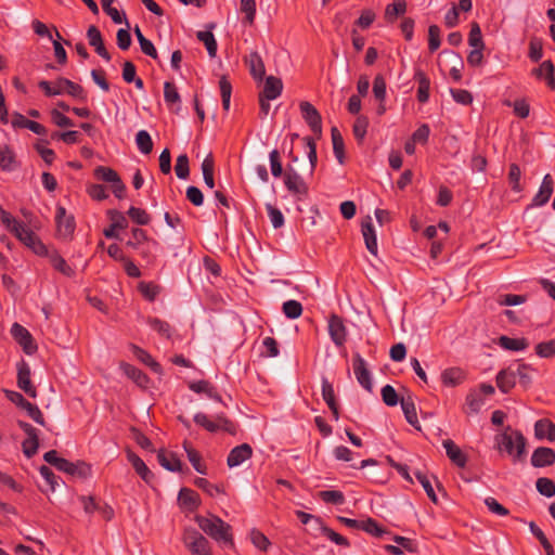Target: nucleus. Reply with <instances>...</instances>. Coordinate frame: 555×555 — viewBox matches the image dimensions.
I'll list each match as a JSON object with an SVG mask.
<instances>
[{"instance_id":"25","label":"nucleus","mask_w":555,"mask_h":555,"mask_svg":"<svg viewBox=\"0 0 555 555\" xmlns=\"http://www.w3.org/2000/svg\"><path fill=\"white\" fill-rule=\"evenodd\" d=\"M120 369L124 374L132 379L139 387L147 388L150 378L143 371L129 363H121Z\"/></svg>"},{"instance_id":"13","label":"nucleus","mask_w":555,"mask_h":555,"mask_svg":"<svg viewBox=\"0 0 555 555\" xmlns=\"http://www.w3.org/2000/svg\"><path fill=\"white\" fill-rule=\"evenodd\" d=\"M57 233L60 236L66 238L74 233L75 221L74 217L66 214V209L63 206L56 208L55 215Z\"/></svg>"},{"instance_id":"57","label":"nucleus","mask_w":555,"mask_h":555,"mask_svg":"<svg viewBox=\"0 0 555 555\" xmlns=\"http://www.w3.org/2000/svg\"><path fill=\"white\" fill-rule=\"evenodd\" d=\"M131 234H132V240H129L126 244H127V246H129L133 249H139V247L143 243H146L150 240L147 237L146 232L140 228H133L131 230Z\"/></svg>"},{"instance_id":"58","label":"nucleus","mask_w":555,"mask_h":555,"mask_svg":"<svg viewBox=\"0 0 555 555\" xmlns=\"http://www.w3.org/2000/svg\"><path fill=\"white\" fill-rule=\"evenodd\" d=\"M406 10V3L403 0L390 3L386 7L385 17L389 21H393L398 15H401Z\"/></svg>"},{"instance_id":"10","label":"nucleus","mask_w":555,"mask_h":555,"mask_svg":"<svg viewBox=\"0 0 555 555\" xmlns=\"http://www.w3.org/2000/svg\"><path fill=\"white\" fill-rule=\"evenodd\" d=\"M30 375L31 372L28 363L22 360L17 364V386L27 396L35 399L37 397V389L31 383Z\"/></svg>"},{"instance_id":"64","label":"nucleus","mask_w":555,"mask_h":555,"mask_svg":"<svg viewBox=\"0 0 555 555\" xmlns=\"http://www.w3.org/2000/svg\"><path fill=\"white\" fill-rule=\"evenodd\" d=\"M535 353L541 358H552L555 356V341L548 340L535 346Z\"/></svg>"},{"instance_id":"8","label":"nucleus","mask_w":555,"mask_h":555,"mask_svg":"<svg viewBox=\"0 0 555 555\" xmlns=\"http://www.w3.org/2000/svg\"><path fill=\"white\" fill-rule=\"evenodd\" d=\"M352 366L353 373L358 383L369 392L373 390V384L371 378V373L367 369V364L365 360L360 356V353H354L352 358Z\"/></svg>"},{"instance_id":"51","label":"nucleus","mask_w":555,"mask_h":555,"mask_svg":"<svg viewBox=\"0 0 555 555\" xmlns=\"http://www.w3.org/2000/svg\"><path fill=\"white\" fill-rule=\"evenodd\" d=\"M415 478L422 485V487L424 488V490H425L427 496L430 499V501L434 503H437L438 499L435 493L434 487L431 485L430 478L425 473L420 472V470H417L415 473Z\"/></svg>"},{"instance_id":"24","label":"nucleus","mask_w":555,"mask_h":555,"mask_svg":"<svg viewBox=\"0 0 555 555\" xmlns=\"http://www.w3.org/2000/svg\"><path fill=\"white\" fill-rule=\"evenodd\" d=\"M516 385V376L513 373V365L501 370L496 375V386L504 392H509Z\"/></svg>"},{"instance_id":"48","label":"nucleus","mask_w":555,"mask_h":555,"mask_svg":"<svg viewBox=\"0 0 555 555\" xmlns=\"http://www.w3.org/2000/svg\"><path fill=\"white\" fill-rule=\"evenodd\" d=\"M531 367L525 363H517L513 365V373H515L516 378H519V383L527 388L531 384L530 376Z\"/></svg>"},{"instance_id":"19","label":"nucleus","mask_w":555,"mask_h":555,"mask_svg":"<svg viewBox=\"0 0 555 555\" xmlns=\"http://www.w3.org/2000/svg\"><path fill=\"white\" fill-rule=\"evenodd\" d=\"M555 463V451L551 448L539 447L531 456V464L534 467L551 466Z\"/></svg>"},{"instance_id":"32","label":"nucleus","mask_w":555,"mask_h":555,"mask_svg":"<svg viewBox=\"0 0 555 555\" xmlns=\"http://www.w3.org/2000/svg\"><path fill=\"white\" fill-rule=\"evenodd\" d=\"M131 350L134 357L145 365L150 366L153 370V372L158 374L162 373V365L157 361H155L146 350L142 349L137 345H131Z\"/></svg>"},{"instance_id":"45","label":"nucleus","mask_w":555,"mask_h":555,"mask_svg":"<svg viewBox=\"0 0 555 555\" xmlns=\"http://www.w3.org/2000/svg\"><path fill=\"white\" fill-rule=\"evenodd\" d=\"M135 143L142 154H150L153 150V141L146 130H140L137 133Z\"/></svg>"},{"instance_id":"28","label":"nucleus","mask_w":555,"mask_h":555,"mask_svg":"<svg viewBox=\"0 0 555 555\" xmlns=\"http://www.w3.org/2000/svg\"><path fill=\"white\" fill-rule=\"evenodd\" d=\"M534 435L538 439L555 440V425L550 420L542 418L537 421L534 425Z\"/></svg>"},{"instance_id":"4","label":"nucleus","mask_w":555,"mask_h":555,"mask_svg":"<svg viewBox=\"0 0 555 555\" xmlns=\"http://www.w3.org/2000/svg\"><path fill=\"white\" fill-rule=\"evenodd\" d=\"M194 422L209 433L222 430L230 435L236 434V425L224 414H218L215 420H210L205 413L198 412L194 415Z\"/></svg>"},{"instance_id":"39","label":"nucleus","mask_w":555,"mask_h":555,"mask_svg":"<svg viewBox=\"0 0 555 555\" xmlns=\"http://www.w3.org/2000/svg\"><path fill=\"white\" fill-rule=\"evenodd\" d=\"M146 323L151 326V328L156 331L160 336H163L167 339L171 338L172 327L168 322L163 321L158 318L149 317L146 319Z\"/></svg>"},{"instance_id":"22","label":"nucleus","mask_w":555,"mask_h":555,"mask_svg":"<svg viewBox=\"0 0 555 555\" xmlns=\"http://www.w3.org/2000/svg\"><path fill=\"white\" fill-rule=\"evenodd\" d=\"M245 63L247 64L250 75L254 77V79H256V80L263 79V76L266 74V68H264L263 61L258 52H256V51L250 52L245 57Z\"/></svg>"},{"instance_id":"50","label":"nucleus","mask_w":555,"mask_h":555,"mask_svg":"<svg viewBox=\"0 0 555 555\" xmlns=\"http://www.w3.org/2000/svg\"><path fill=\"white\" fill-rule=\"evenodd\" d=\"M320 499L330 504L341 505L345 503V495L338 490H324L319 492Z\"/></svg>"},{"instance_id":"52","label":"nucleus","mask_w":555,"mask_h":555,"mask_svg":"<svg viewBox=\"0 0 555 555\" xmlns=\"http://www.w3.org/2000/svg\"><path fill=\"white\" fill-rule=\"evenodd\" d=\"M537 490L540 494L552 498L555 495V482L546 477H540L538 478L535 482Z\"/></svg>"},{"instance_id":"49","label":"nucleus","mask_w":555,"mask_h":555,"mask_svg":"<svg viewBox=\"0 0 555 555\" xmlns=\"http://www.w3.org/2000/svg\"><path fill=\"white\" fill-rule=\"evenodd\" d=\"M282 311L288 319H298L302 314V306L299 301L291 299L283 304Z\"/></svg>"},{"instance_id":"38","label":"nucleus","mask_w":555,"mask_h":555,"mask_svg":"<svg viewBox=\"0 0 555 555\" xmlns=\"http://www.w3.org/2000/svg\"><path fill=\"white\" fill-rule=\"evenodd\" d=\"M499 345L512 351H521L528 348L529 343L526 338H512L508 336H501L499 338Z\"/></svg>"},{"instance_id":"55","label":"nucleus","mask_w":555,"mask_h":555,"mask_svg":"<svg viewBox=\"0 0 555 555\" xmlns=\"http://www.w3.org/2000/svg\"><path fill=\"white\" fill-rule=\"evenodd\" d=\"M176 175L179 179H186L190 175L189 157L186 154H181L177 157L175 166Z\"/></svg>"},{"instance_id":"21","label":"nucleus","mask_w":555,"mask_h":555,"mask_svg":"<svg viewBox=\"0 0 555 555\" xmlns=\"http://www.w3.org/2000/svg\"><path fill=\"white\" fill-rule=\"evenodd\" d=\"M443 448L446 449L447 456L450 461L456 465L457 467H465L467 463V456L463 453V451L454 443L451 439H446L442 442Z\"/></svg>"},{"instance_id":"23","label":"nucleus","mask_w":555,"mask_h":555,"mask_svg":"<svg viewBox=\"0 0 555 555\" xmlns=\"http://www.w3.org/2000/svg\"><path fill=\"white\" fill-rule=\"evenodd\" d=\"M283 91V82L281 78L275 76H268L264 80V86L259 95L264 96L267 99L275 100L278 99Z\"/></svg>"},{"instance_id":"41","label":"nucleus","mask_w":555,"mask_h":555,"mask_svg":"<svg viewBox=\"0 0 555 555\" xmlns=\"http://www.w3.org/2000/svg\"><path fill=\"white\" fill-rule=\"evenodd\" d=\"M164 100L170 108L176 104H180L181 98L175 83L170 81L164 83Z\"/></svg>"},{"instance_id":"3","label":"nucleus","mask_w":555,"mask_h":555,"mask_svg":"<svg viewBox=\"0 0 555 555\" xmlns=\"http://www.w3.org/2000/svg\"><path fill=\"white\" fill-rule=\"evenodd\" d=\"M8 230L25 246L30 248L35 254L39 256L47 255L48 250L44 244L38 238V236L27 228L23 222L14 219V223H11Z\"/></svg>"},{"instance_id":"16","label":"nucleus","mask_w":555,"mask_h":555,"mask_svg":"<svg viewBox=\"0 0 555 555\" xmlns=\"http://www.w3.org/2000/svg\"><path fill=\"white\" fill-rule=\"evenodd\" d=\"M251 455L253 448L248 443H242L230 451L227 464L230 468L240 466L245 461L249 460Z\"/></svg>"},{"instance_id":"44","label":"nucleus","mask_w":555,"mask_h":555,"mask_svg":"<svg viewBox=\"0 0 555 555\" xmlns=\"http://www.w3.org/2000/svg\"><path fill=\"white\" fill-rule=\"evenodd\" d=\"M360 530H363L365 531L366 533L373 535V537H377V538H380L383 537L385 533H387L388 531L382 527L375 519L373 518H367L365 520H362L361 521V529Z\"/></svg>"},{"instance_id":"20","label":"nucleus","mask_w":555,"mask_h":555,"mask_svg":"<svg viewBox=\"0 0 555 555\" xmlns=\"http://www.w3.org/2000/svg\"><path fill=\"white\" fill-rule=\"evenodd\" d=\"M127 460L131 463L135 473L146 482L151 483L154 479V474L149 469L144 461L134 452L127 451Z\"/></svg>"},{"instance_id":"26","label":"nucleus","mask_w":555,"mask_h":555,"mask_svg":"<svg viewBox=\"0 0 555 555\" xmlns=\"http://www.w3.org/2000/svg\"><path fill=\"white\" fill-rule=\"evenodd\" d=\"M400 404L406 422L410 425H412L415 429L420 430L421 425L417 418L416 408L413 398L411 396L402 397L400 399Z\"/></svg>"},{"instance_id":"37","label":"nucleus","mask_w":555,"mask_h":555,"mask_svg":"<svg viewBox=\"0 0 555 555\" xmlns=\"http://www.w3.org/2000/svg\"><path fill=\"white\" fill-rule=\"evenodd\" d=\"M183 448L193 468L197 473L205 475L207 473V468L206 465L202 463L201 454L186 441H184Z\"/></svg>"},{"instance_id":"7","label":"nucleus","mask_w":555,"mask_h":555,"mask_svg":"<svg viewBox=\"0 0 555 555\" xmlns=\"http://www.w3.org/2000/svg\"><path fill=\"white\" fill-rule=\"evenodd\" d=\"M299 107L302 118L319 139L322 135V118L320 113L310 102L307 101L301 102Z\"/></svg>"},{"instance_id":"29","label":"nucleus","mask_w":555,"mask_h":555,"mask_svg":"<svg viewBox=\"0 0 555 555\" xmlns=\"http://www.w3.org/2000/svg\"><path fill=\"white\" fill-rule=\"evenodd\" d=\"M12 124L13 126L29 129L30 131L39 135L47 134V128L43 125L34 120H29L21 114H16L14 116Z\"/></svg>"},{"instance_id":"6","label":"nucleus","mask_w":555,"mask_h":555,"mask_svg":"<svg viewBox=\"0 0 555 555\" xmlns=\"http://www.w3.org/2000/svg\"><path fill=\"white\" fill-rule=\"evenodd\" d=\"M5 397L12 403L16 404L18 408L25 410L28 416L34 420L37 424L44 426V417L40 411V409L36 405L27 401L22 393L14 390H4Z\"/></svg>"},{"instance_id":"40","label":"nucleus","mask_w":555,"mask_h":555,"mask_svg":"<svg viewBox=\"0 0 555 555\" xmlns=\"http://www.w3.org/2000/svg\"><path fill=\"white\" fill-rule=\"evenodd\" d=\"M214 168H215V160L211 154L207 155L205 159L202 163V171L205 184L209 189H214L215 186V179H214Z\"/></svg>"},{"instance_id":"61","label":"nucleus","mask_w":555,"mask_h":555,"mask_svg":"<svg viewBox=\"0 0 555 555\" xmlns=\"http://www.w3.org/2000/svg\"><path fill=\"white\" fill-rule=\"evenodd\" d=\"M382 398L388 406H396L400 402L398 393L391 385H385L382 388Z\"/></svg>"},{"instance_id":"18","label":"nucleus","mask_w":555,"mask_h":555,"mask_svg":"<svg viewBox=\"0 0 555 555\" xmlns=\"http://www.w3.org/2000/svg\"><path fill=\"white\" fill-rule=\"evenodd\" d=\"M87 37L89 44L94 48L95 52L105 61H109L111 54L104 46L103 38L99 28L94 25H91L87 30Z\"/></svg>"},{"instance_id":"42","label":"nucleus","mask_w":555,"mask_h":555,"mask_svg":"<svg viewBox=\"0 0 555 555\" xmlns=\"http://www.w3.org/2000/svg\"><path fill=\"white\" fill-rule=\"evenodd\" d=\"M196 37L199 41H202L205 44L209 56L215 57L217 54L218 44L214 34L209 30L198 31Z\"/></svg>"},{"instance_id":"31","label":"nucleus","mask_w":555,"mask_h":555,"mask_svg":"<svg viewBox=\"0 0 555 555\" xmlns=\"http://www.w3.org/2000/svg\"><path fill=\"white\" fill-rule=\"evenodd\" d=\"M158 463L169 472H180L181 461L175 453H167L164 450L157 454Z\"/></svg>"},{"instance_id":"63","label":"nucleus","mask_w":555,"mask_h":555,"mask_svg":"<svg viewBox=\"0 0 555 555\" xmlns=\"http://www.w3.org/2000/svg\"><path fill=\"white\" fill-rule=\"evenodd\" d=\"M51 263L55 270L66 276H72L74 274V270L67 264L66 260L57 254L51 256Z\"/></svg>"},{"instance_id":"35","label":"nucleus","mask_w":555,"mask_h":555,"mask_svg":"<svg viewBox=\"0 0 555 555\" xmlns=\"http://www.w3.org/2000/svg\"><path fill=\"white\" fill-rule=\"evenodd\" d=\"M415 79L418 83L416 98L418 102L426 103L429 99L430 80L426 74L421 70L415 74Z\"/></svg>"},{"instance_id":"53","label":"nucleus","mask_w":555,"mask_h":555,"mask_svg":"<svg viewBox=\"0 0 555 555\" xmlns=\"http://www.w3.org/2000/svg\"><path fill=\"white\" fill-rule=\"evenodd\" d=\"M219 88L222 99V107L224 111L230 108V100L232 93V86L225 76H222L219 80Z\"/></svg>"},{"instance_id":"46","label":"nucleus","mask_w":555,"mask_h":555,"mask_svg":"<svg viewBox=\"0 0 555 555\" xmlns=\"http://www.w3.org/2000/svg\"><path fill=\"white\" fill-rule=\"evenodd\" d=\"M93 173L96 179L111 184L120 179L119 175L114 169L105 166H98Z\"/></svg>"},{"instance_id":"62","label":"nucleus","mask_w":555,"mask_h":555,"mask_svg":"<svg viewBox=\"0 0 555 555\" xmlns=\"http://www.w3.org/2000/svg\"><path fill=\"white\" fill-rule=\"evenodd\" d=\"M373 93L377 101L385 102L386 99V80L382 75H377L373 81Z\"/></svg>"},{"instance_id":"47","label":"nucleus","mask_w":555,"mask_h":555,"mask_svg":"<svg viewBox=\"0 0 555 555\" xmlns=\"http://www.w3.org/2000/svg\"><path fill=\"white\" fill-rule=\"evenodd\" d=\"M0 167L5 171H11L14 168V154L5 144H0Z\"/></svg>"},{"instance_id":"12","label":"nucleus","mask_w":555,"mask_h":555,"mask_svg":"<svg viewBox=\"0 0 555 555\" xmlns=\"http://www.w3.org/2000/svg\"><path fill=\"white\" fill-rule=\"evenodd\" d=\"M11 334L14 339L23 347V350L27 354H33L37 351V346L34 344V339L23 325L14 323L11 328Z\"/></svg>"},{"instance_id":"17","label":"nucleus","mask_w":555,"mask_h":555,"mask_svg":"<svg viewBox=\"0 0 555 555\" xmlns=\"http://www.w3.org/2000/svg\"><path fill=\"white\" fill-rule=\"evenodd\" d=\"M361 232L367 250L372 255L377 256V238L372 223V218L370 216H366L365 219L361 222Z\"/></svg>"},{"instance_id":"30","label":"nucleus","mask_w":555,"mask_h":555,"mask_svg":"<svg viewBox=\"0 0 555 555\" xmlns=\"http://www.w3.org/2000/svg\"><path fill=\"white\" fill-rule=\"evenodd\" d=\"M189 388L197 393H206L209 398L222 402L221 396L216 391L215 387L207 380L190 382Z\"/></svg>"},{"instance_id":"54","label":"nucleus","mask_w":555,"mask_h":555,"mask_svg":"<svg viewBox=\"0 0 555 555\" xmlns=\"http://www.w3.org/2000/svg\"><path fill=\"white\" fill-rule=\"evenodd\" d=\"M468 44L472 48H485L481 29L479 24L476 22L472 23L470 31L468 35Z\"/></svg>"},{"instance_id":"43","label":"nucleus","mask_w":555,"mask_h":555,"mask_svg":"<svg viewBox=\"0 0 555 555\" xmlns=\"http://www.w3.org/2000/svg\"><path fill=\"white\" fill-rule=\"evenodd\" d=\"M60 83L65 85V92L68 95L79 99V100H86V98H87L86 92L80 85H78L67 78H64V77H60Z\"/></svg>"},{"instance_id":"27","label":"nucleus","mask_w":555,"mask_h":555,"mask_svg":"<svg viewBox=\"0 0 555 555\" xmlns=\"http://www.w3.org/2000/svg\"><path fill=\"white\" fill-rule=\"evenodd\" d=\"M178 501L181 506L190 512H194L201 504V499L197 492L189 488H182L178 495Z\"/></svg>"},{"instance_id":"34","label":"nucleus","mask_w":555,"mask_h":555,"mask_svg":"<svg viewBox=\"0 0 555 555\" xmlns=\"http://www.w3.org/2000/svg\"><path fill=\"white\" fill-rule=\"evenodd\" d=\"M315 524L318 526V530L320 531V533L322 535L326 537L328 540H331L332 542H334L337 545L349 546V542L345 537L337 533L330 527L325 526L321 519H315Z\"/></svg>"},{"instance_id":"33","label":"nucleus","mask_w":555,"mask_h":555,"mask_svg":"<svg viewBox=\"0 0 555 555\" xmlns=\"http://www.w3.org/2000/svg\"><path fill=\"white\" fill-rule=\"evenodd\" d=\"M331 137L333 143V152L340 165L345 163V143L340 131L333 127L331 129Z\"/></svg>"},{"instance_id":"15","label":"nucleus","mask_w":555,"mask_h":555,"mask_svg":"<svg viewBox=\"0 0 555 555\" xmlns=\"http://www.w3.org/2000/svg\"><path fill=\"white\" fill-rule=\"evenodd\" d=\"M554 192V181L550 173L543 177L542 183L539 188L538 193L533 196L531 206L541 207L545 205Z\"/></svg>"},{"instance_id":"9","label":"nucleus","mask_w":555,"mask_h":555,"mask_svg":"<svg viewBox=\"0 0 555 555\" xmlns=\"http://www.w3.org/2000/svg\"><path fill=\"white\" fill-rule=\"evenodd\" d=\"M284 184L293 194L306 195L308 193L306 182L292 166L286 167L284 172Z\"/></svg>"},{"instance_id":"60","label":"nucleus","mask_w":555,"mask_h":555,"mask_svg":"<svg viewBox=\"0 0 555 555\" xmlns=\"http://www.w3.org/2000/svg\"><path fill=\"white\" fill-rule=\"evenodd\" d=\"M139 291L150 301H154L157 295L160 292V288L158 285L151 283V282H141L139 284Z\"/></svg>"},{"instance_id":"2","label":"nucleus","mask_w":555,"mask_h":555,"mask_svg":"<svg viewBox=\"0 0 555 555\" xmlns=\"http://www.w3.org/2000/svg\"><path fill=\"white\" fill-rule=\"evenodd\" d=\"M495 446L500 451H505L513 456L514 461L524 457L526 451V438L519 430H514L507 426L503 433L494 437Z\"/></svg>"},{"instance_id":"1","label":"nucleus","mask_w":555,"mask_h":555,"mask_svg":"<svg viewBox=\"0 0 555 555\" xmlns=\"http://www.w3.org/2000/svg\"><path fill=\"white\" fill-rule=\"evenodd\" d=\"M198 527L211 539L219 543L233 544L232 528L220 517L215 515L195 516Z\"/></svg>"},{"instance_id":"14","label":"nucleus","mask_w":555,"mask_h":555,"mask_svg":"<svg viewBox=\"0 0 555 555\" xmlns=\"http://www.w3.org/2000/svg\"><path fill=\"white\" fill-rule=\"evenodd\" d=\"M59 470L82 479L90 477L92 473L91 466L88 463L83 461L69 462L66 459H64Z\"/></svg>"},{"instance_id":"11","label":"nucleus","mask_w":555,"mask_h":555,"mask_svg":"<svg viewBox=\"0 0 555 555\" xmlns=\"http://www.w3.org/2000/svg\"><path fill=\"white\" fill-rule=\"evenodd\" d=\"M328 334L337 347L344 346L347 340V328L341 317L332 314L328 319Z\"/></svg>"},{"instance_id":"5","label":"nucleus","mask_w":555,"mask_h":555,"mask_svg":"<svg viewBox=\"0 0 555 555\" xmlns=\"http://www.w3.org/2000/svg\"><path fill=\"white\" fill-rule=\"evenodd\" d=\"M182 541L192 555H212L209 541L194 528L184 529Z\"/></svg>"},{"instance_id":"56","label":"nucleus","mask_w":555,"mask_h":555,"mask_svg":"<svg viewBox=\"0 0 555 555\" xmlns=\"http://www.w3.org/2000/svg\"><path fill=\"white\" fill-rule=\"evenodd\" d=\"M128 216L140 225H146L151 221L150 215L144 209L134 206L129 208Z\"/></svg>"},{"instance_id":"36","label":"nucleus","mask_w":555,"mask_h":555,"mask_svg":"<svg viewBox=\"0 0 555 555\" xmlns=\"http://www.w3.org/2000/svg\"><path fill=\"white\" fill-rule=\"evenodd\" d=\"M464 372L459 367L447 369L441 374L443 385L454 387L464 380Z\"/></svg>"},{"instance_id":"59","label":"nucleus","mask_w":555,"mask_h":555,"mask_svg":"<svg viewBox=\"0 0 555 555\" xmlns=\"http://www.w3.org/2000/svg\"><path fill=\"white\" fill-rule=\"evenodd\" d=\"M369 119L365 116H358L353 124V135L358 141H362L366 134Z\"/></svg>"}]
</instances>
